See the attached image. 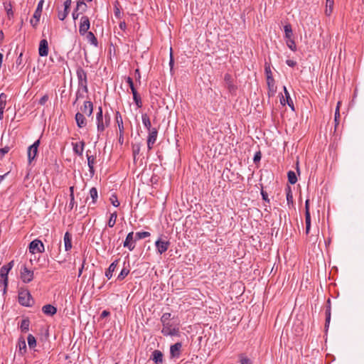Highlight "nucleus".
Here are the masks:
<instances>
[{
	"label": "nucleus",
	"instance_id": "nucleus-1",
	"mask_svg": "<svg viewBox=\"0 0 364 364\" xmlns=\"http://www.w3.org/2000/svg\"><path fill=\"white\" fill-rule=\"evenodd\" d=\"M110 116L108 113L103 115L102 109L101 107L98 108V112L96 114L97 127L99 132L105 131V128L109 127L110 124Z\"/></svg>",
	"mask_w": 364,
	"mask_h": 364
},
{
	"label": "nucleus",
	"instance_id": "nucleus-2",
	"mask_svg": "<svg viewBox=\"0 0 364 364\" xmlns=\"http://www.w3.org/2000/svg\"><path fill=\"white\" fill-rule=\"evenodd\" d=\"M77 79H78V89H81L82 92H87V73L80 67L77 69L76 71Z\"/></svg>",
	"mask_w": 364,
	"mask_h": 364
},
{
	"label": "nucleus",
	"instance_id": "nucleus-3",
	"mask_svg": "<svg viewBox=\"0 0 364 364\" xmlns=\"http://www.w3.org/2000/svg\"><path fill=\"white\" fill-rule=\"evenodd\" d=\"M18 302L25 306H31L33 304L32 296L27 289H21L18 291Z\"/></svg>",
	"mask_w": 364,
	"mask_h": 364
},
{
	"label": "nucleus",
	"instance_id": "nucleus-4",
	"mask_svg": "<svg viewBox=\"0 0 364 364\" xmlns=\"http://www.w3.org/2000/svg\"><path fill=\"white\" fill-rule=\"evenodd\" d=\"M90 28V21L88 16H82L79 23V33L85 36Z\"/></svg>",
	"mask_w": 364,
	"mask_h": 364
},
{
	"label": "nucleus",
	"instance_id": "nucleus-5",
	"mask_svg": "<svg viewBox=\"0 0 364 364\" xmlns=\"http://www.w3.org/2000/svg\"><path fill=\"white\" fill-rule=\"evenodd\" d=\"M43 0H41L37 6V8L33 14V18L31 19L30 23L32 25L33 27L36 28L38 25L40 18L41 16V13L43 10Z\"/></svg>",
	"mask_w": 364,
	"mask_h": 364
},
{
	"label": "nucleus",
	"instance_id": "nucleus-6",
	"mask_svg": "<svg viewBox=\"0 0 364 364\" xmlns=\"http://www.w3.org/2000/svg\"><path fill=\"white\" fill-rule=\"evenodd\" d=\"M33 272L28 269L25 265L21 267L20 277L23 283L31 282L33 279Z\"/></svg>",
	"mask_w": 364,
	"mask_h": 364
},
{
	"label": "nucleus",
	"instance_id": "nucleus-7",
	"mask_svg": "<svg viewBox=\"0 0 364 364\" xmlns=\"http://www.w3.org/2000/svg\"><path fill=\"white\" fill-rule=\"evenodd\" d=\"M161 333L164 336H178L179 329L173 326L171 323H168L163 325Z\"/></svg>",
	"mask_w": 364,
	"mask_h": 364
},
{
	"label": "nucleus",
	"instance_id": "nucleus-8",
	"mask_svg": "<svg viewBox=\"0 0 364 364\" xmlns=\"http://www.w3.org/2000/svg\"><path fill=\"white\" fill-rule=\"evenodd\" d=\"M39 144L40 140H37L28 147L27 154L29 164H31V162L35 159L38 153V148L39 146Z\"/></svg>",
	"mask_w": 364,
	"mask_h": 364
},
{
	"label": "nucleus",
	"instance_id": "nucleus-9",
	"mask_svg": "<svg viewBox=\"0 0 364 364\" xmlns=\"http://www.w3.org/2000/svg\"><path fill=\"white\" fill-rule=\"evenodd\" d=\"M29 251L32 254L36 252L42 253L44 252V245L41 240H34L29 245Z\"/></svg>",
	"mask_w": 364,
	"mask_h": 364
},
{
	"label": "nucleus",
	"instance_id": "nucleus-10",
	"mask_svg": "<svg viewBox=\"0 0 364 364\" xmlns=\"http://www.w3.org/2000/svg\"><path fill=\"white\" fill-rule=\"evenodd\" d=\"M155 246L158 252L161 255L167 251L170 246V242L168 240H162L161 237H160L156 241Z\"/></svg>",
	"mask_w": 364,
	"mask_h": 364
},
{
	"label": "nucleus",
	"instance_id": "nucleus-11",
	"mask_svg": "<svg viewBox=\"0 0 364 364\" xmlns=\"http://www.w3.org/2000/svg\"><path fill=\"white\" fill-rule=\"evenodd\" d=\"M158 131L156 128H152L149 131V136L147 139V146L150 150L152 149L154 144L156 141Z\"/></svg>",
	"mask_w": 364,
	"mask_h": 364
},
{
	"label": "nucleus",
	"instance_id": "nucleus-12",
	"mask_svg": "<svg viewBox=\"0 0 364 364\" xmlns=\"http://www.w3.org/2000/svg\"><path fill=\"white\" fill-rule=\"evenodd\" d=\"M136 241L134 240V234L133 232H131L128 233L127 235V237L125 239V241L124 242V247H127L130 251L133 250L135 247L134 242Z\"/></svg>",
	"mask_w": 364,
	"mask_h": 364
},
{
	"label": "nucleus",
	"instance_id": "nucleus-13",
	"mask_svg": "<svg viewBox=\"0 0 364 364\" xmlns=\"http://www.w3.org/2000/svg\"><path fill=\"white\" fill-rule=\"evenodd\" d=\"M63 4L64 10L59 11L58 14V17L60 21H63L68 16L71 5V0H65Z\"/></svg>",
	"mask_w": 364,
	"mask_h": 364
},
{
	"label": "nucleus",
	"instance_id": "nucleus-14",
	"mask_svg": "<svg viewBox=\"0 0 364 364\" xmlns=\"http://www.w3.org/2000/svg\"><path fill=\"white\" fill-rule=\"evenodd\" d=\"M182 344L180 342L176 343L170 348L171 358H178L181 355Z\"/></svg>",
	"mask_w": 364,
	"mask_h": 364
},
{
	"label": "nucleus",
	"instance_id": "nucleus-15",
	"mask_svg": "<svg viewBox=\"0 0 364 364\" xmlns=\"http://www.w3.org/2000/svg\"><path fill=\"white\" fill-rule=\"evenodd\" d=\"M38 53L41 57L47 56L48 54V43L46 39H42L39 43Z\"/></svg>",
	"mask_w": 364,
	"mask_h": 364
},
{
	"label": "nucleus",
	"instance_id": "nucleus-16",
	"mask_svg": "<svg viewBox=\"0 0 364 364\" xmlns=\"http://www.w3.org/2000/svg\"><path fill=\"white\" fill-rule=\"evenodd\" d=\"M9 271L6 267H1L0 269V282H2L4 285V293L6 292L8 286V274Z\"/></svg>",
	"mask_w": 364,
	"mask_h": 364
},
{
	"label": "nucleus",
	"instance_id": "nucleus-17",
	"mask_svg": "<svg viewBox=\"0 0 364 364\" xmlns=\"http://www.w3.org/2000/svg\"><path fill=\"white\" fill-rule=\"evenodd\" d=\"M75 120L79 128L85 127L87 124V120L82 113L77 112L75 114Z\"/></svg>",
	"mask_w": 364,
	"mask_h": 364
},
{
	"label": "nucleus",
	"instance_id": "nucleus-18",
	"mask_svg": "<svg viewBox=\"0 0 364 364\" xmlns=\"http://www.w3.org/2000/svg\"><path fill=\"white\" fill-rule=\"evenodd\" d=\"M85 144L83 141H81L80 143H72L74 153L78 156H82Z\"/></svg>",
	"mask_w": 364,
	"mask_h": 364
},
{
	"label": "nucleus",
	"instance_id": "nucleus-19",
	"mask_svg": "<svg viewBox=\"0 0 364 364\" xmlns=\"http://www.w3.org/2000/svg\"><path fill=\"white\" fill-rule=\"evenodd\" d=\"M284 94H285L286 99H284V97H282V98L280 100L281 104L283 105H285L286 103H287L289 107H291L292 109H294L293 102H292V100H291V99L290 97L289 93L287 91L286 87H284Z\"/></svg>",
	"mask_w": 364,
	"mask_h": 364
},
{
	"label": "nucleus",
	"instance_id": "nucleus-20",
	"mask_svg": "<svg viewBox=\"0 0 364 364\" xmlns=\"http://www.w3.org/2000/svg\"><path fill=\"white\" fill-rule=\"evenodd\" d=\"M81 111L87 116H90L93 111V105L90 101H86L84 103L82 107H81Z\"/></svg>",
	"mask_w": 364,
	"mask_h": 364
},
{
	"label": "nucleus",
	"instance_id": "nucleus-21",
	"mask_svg": "<svg viewBox=\"0 0 364 364\" xmlns=\"http://www.w3.org/2000/svg\"><path fill=\"white\" fill-rule=\"evenodd\" d=\"M151 359L156 364H161L163 363V353L159 350H155L152 353Z\"/></svg>",
	"mask_w": 364,
	"mask_h": 364
},
{
	"label": "nucleus",
	"instance_id": "nucleus-22",
	"mask_svg": "<svg viewBox=\"0 0 364 364\" xmlns=\"http://www.w3.org/2000/svg\"><path fill=\"white\" fill-rule=\"evenodd\" d=\"M42 311L48 316H53L57 312V309L51 304H46L43 306Z\"/></svg>",
	"mask_w": 364,
	"mask_h": 364
},
{
	"label": "nucleus",
	"instance_id": "nucleus-23",
	"mask_svg": "<svg viewBox=\"0 0 364 364\" xmlns=\"http://www.w3.org/2000/svg\"><path fill=\"white\" fill-rule=\"evenodd\" d=\"M89 151H87V165L91 175L93 176L95 173L94 164H95V158L94 156L89 155Z\"/></svg>",
	"mask_w": 364,
	"mask_h": 364
},
{
	"label": "nucleus",
	"instance_id": "nucleus-24",
	"mask_svg": "<svg viewBox=\"0 0 364 364\" xmlns=\"http://www.w3.org/2000/svg\"><path fill=\"white\" fill-rule=\"evenodd\" d=\"M64 244H65V250L66 251H68L72 248V236L68 232H66L65 233Z\"/></svg>",
	"mask_w": 364,
	"mask_h": 364
},
{
	"label": "nucleus",
	"instance_id": "nucleus-25",
	"mask_svg": "<svg viewBox=\"0 0 364 364\" xmlns=\"http://www.w3.org/2000/svg\"><path fill=\"white\" fill-rule=\"evenodd\" d=\"M118 262L119 260L116 259L109 265V268L107 269L105 275L109 279L112 277V273L114 272Z\"/></svg>",
	"mask_w": 364,
	"mask_h": 364
},
{
	"label": "nucleus",
	"instance_id": "nucleus-26",
	"mask_svg": "<svg viewBox=\"0 0 364 364\" xmlns=\"http://www.w3.org/2000/svg\"><path fill=\"white\" fill-rule=\"evenodd\" d=\"M224 79H225V81L226 82V84H227L229 91L231 92H235L236 90V87L232 83L231 76L229 74H226L225 75Z\"/></svg>",
	"mask_w": 364,
	"mask_h": 364
},
{
	"label": "nucleus",
	"instance_id": "nucleus-27",
	"mask_svg": "<svg viewBox=\"0 0 364 364\" xmlns=\"http://www.w3.org/2000/svg\"><path fill=\"white\" fill-rule=\"evenodd\" d=\"M86 36V38L87 40L92 45L97 46V40L96 38V37L95 36L94 33L91 31H87V33L85 35Z\"/></svg>",
	"mask_w": 364,
	"mask_h": 364
},
{
	"label": "nucleus",
	"instance_id": "nucleus-28",
	"mask_svg": "<svg viewBox=\"0 0 364 364\" xmlns=\"http://www.w3.org/2000/svg\"><path fill=\"white\" fill-rule=\"evenodd\" d=\"M77 11H79L81 14L86 11L87 9V4L82 1L80 0L77 2Z\"/></svg>",
	"mask_w": 364,
	"mask_h": 364
},
{
	"label": "nucleus",
	"instance_id": "nucleus-29",
	"mask_svg": "<svg viewBox=\"0 0 364 364\" xmlns=\"http://www.w3.org/2000/svg\"><path fill=\"white\" fill-rule=\"evenodd\" d=\"M142 118V122L144 125V127L149 131L150 129H152L151 124L149 117L146 114H144L141 116Z\"/></svg>",
	"mask_w": 364,
	"mask_h": 364
},
{
	"label": "nucleus",
	"instance_id": "nucleus-30",
	"mask_svg": "<svg viewBox=\"0 0 364 364\" xmlns=\"http://www.w3.org/2000/svg\"><path fill=\"white\" fill-rule=\"evenodd\" d=\"M116 121L118 124L119 130L120 133H123L124 126L122 116L119 112H116Z\"/></svg>",
	"mask_w": 364,
	"mask_h": 364
},
{
	"label": "nucleus",
	"instance_id": "nucleus-31",
	"mask_svg": "<svg viewBox=\"0 0 364 364\" xmlns=\"http://www.w3.org/2000/svg\"><path fill=\"white\" fill-rule=\"evenodd\" d=\"M288 181L291 184H295L297 181V177L294 171H289L287 173Z\"/></svg>",
	"mask_w": 364,
	"mask_h": 364
},
{
	"label": "nucleus",
	"instance_id": "nucleus-32",
	"mask_svg": "<svg viewBox=\"0 0 364 364\" xmlns=\"http://www.w3.org/2000/svg\"><path fill=\"white\" fill-rule=\"evenodd\" d=\"M30 321L28 318H24L21 321V331L22 332H27L29 330Z\"/></svg>",
	"mask_w": 364,
	"mask_h": 364
},
{
	"label": "nucleus",
	"instance_id": "nucleus-33",
	"mask_svg": "<svg viewBox=\"0 0 364 364\" xmlns=\"http://www.w3.org/2000/svg\"><path fill=\"white\" fill-rule=\"evenodd\" d=\"M328 304H330V299H328L327 301ZM331 321V306L328 305L327 306L326 311V323L325 327L327 328L329 326V323Z\"/></svg>",
	"mask_w": 364,
	"mask_h": 364
},
{
	"label": "nucleus",
	"instance_id": "nucleus-34",
	"mask_svg": "<svg viewBox=\"0 0 364 364\" xmlns=\"http://www.w3.org/2000/svg\"><path fill=\"white\" fill-rule=\"evenodd\" d=\"M150 235H151L150 232H145V231L136 232V234L134 235V240L136 241L139 240H141V239L148 237L150 236Z\"/></svg>",
	"mask_w": 364,
	"mask_h": 364
},
{
	"label": "nucleus",
	"instance_id": "nucleus-35",
	"mask_svg": "<svg viewBox=\"0 0 364 364\" xmlns=\"http://www.w3.org/2000/svg\"><path fill=\"white\" fill-rule=\"evenodd\" d=\"M305 223H306V234L308 235L311 229V215L310 213L305 214Z\"/></svg>",
	"mask_w": 364,
	"mask_h": 364
},
{
	"label": "nucleus",
	"instance_id": "nucleus-36",
	"mask_svg": "<svg viewBox=\"0 0 364 364\" xmlns=\"http://www.w3.org/2000/svg\"><path fill=\"white\" fill-rule=\"evenodd\" d=\"M18 346L21 353H24L26 350V344L23 338H19Z\"/></svg>",
	"mask_w": 364,
	"mask_h": 364
},
{
	"label": "nucleus",
	"instance_id": "nucleus-37",
	"mask_svg": "<svg viewBox=\"0 0 364 364\" xmlns=\"http://www.w3.org/2000/svg\"><path fill=\"white\" fill-rule=\"evenodd\" d=\"M286 193H287V200L288 205H293V195L291 190V188L289 186L287 187L286 189Z\"/></svg>",
	"mask_w": 364,
	"mask_h": 364
},
{
	"label": "nucleus",
	"instance_id": "nucleus-38",
	"mask_svg": "<svg viewBox=\"0 0 364 364\" xmlns=\"http://www.w3.org/2000/svg\"><path fill=\"white\" fill-rule=\"evenodd\" d=\"M117 217V213L116 211H114V213H112L111 214L110 218L108 220V223H107L109 227L112 228L115 225Z\"/></svg>",
	"mask_w": 364,
	"mask_h": 364
},
{
	"label": "nucleus",
	"instance_id": "nucleus-39",
	"mask_svg": "<svg viewBox=\"0 0 364 364\" xmlns=\"http://www.w3.org/2000/svg\"><path fill=\"white\" fill-rule=\"evenodd\" d=\"M29 348H33L36 346V340L32 334H29L27 338Z\"/></svg>",
	"mask_w": 364,
	"mask_h": 364
},
{
	"label": "nucleus",
	"instance_id": "nucleus-40",
	"mask_svg": "<svg viewBox=\"0 0 364 364\" xmlns=\"http://www.w3.org/2000/svg\"><path fill=\"white\" fill-rule=\"evenodd\" d=\"M285 37L287 39L292 38V29L290 24L284 26Z\"/></svg>",
	"mask_w": 364,
	"mask_h": 364
},
{
	"label": "nucleus",
	"instance_id": "nucleus-41",
	"mask_svg": "<svg viewBox=\"0 0 364 364\" xmlns=\"http://www.w3.org/2000/svg\"><path fill=\"white\" fill-rule=\"evenodd\" d=\"M171 316V315L170 313H164L161 317V321L162 323V325L170 323Z\"/></svg>",
	"mask_w": 364,
	"mask_h": 364
},
{
	"label": "nucleus",
	"instance_id": "nucleus-42",
	"mask_svg": "<svg viewBox=\"0 0 364 364\" xmlns=\"http://www.w3.org/2000/svg\"><path fill=\"white\" fill-rule=\"evenodd\" d=\"M90 195L91 198L92 199V203H95L97 201V190L96 188L93 187L90 190Z\"/></svg>",
	"mask_w": 364,
	"mask_h": 364
},
{
	"label": "nucleus",
	"instance_id": "nucleus-43",
	"mask_svg": "<svg viewBox=\"0 0 364 364\" xmlns=\"http://www.w3.org/2000/svg\"><path fill=\"white\" fill-rule=\"evenodd\" d=\"M133 99H134V102L136 103V106L140 108L142 107V102H141V97L139 96V95L137 93H134L133 95Z\"/></svg>",
	"mask_w": 364,
	"mask_h": 364
},
{
	"label": "nucleus",
	"instance_id": "nucleus-44",
	"mask_svg": "<svg viewBox=\"0 0 364 364\" xmlns=\"http://www.w3.org/2000/svg\"><path fill=\"white\" fill-rule=\"evenodd\" d=\"M7 96L4 93L0 95V109H4L6 104Z\"/></svg>",
	"mask_w": 364,
	"mask_h": 364
},
{
	"label": "nucleus",
	"instance_id": "nucleus-45",
	"mask_svg": "<svg viewBox=\"0 0 364 364\" xmlns=\"http://www.w3.org/2000/svg\"><path fill=\"white\" fill-rule=\"evenodd\" d=\"M287 46L293 51L296 50V46L294 41L292 38L287 39Z\"/></svg>",
	"mask_w": 364,
	"mask_h": 364
},
{
	"label": "nucleus",
	"instance_id": "nucleus-46",
	"mask_svg": "<svg viewBox=\"0 0 364 364\" xmlns=\"http://www.w3.org/2000/svg\"><path fill=\"white\" fill-rule=\"evenodd\" d=\"M129 273V269L127 268H123L120 272V274L118 275V279L119 280H123Z\"/></svg>",
	"mask_w": 364,
	"mask_h": 364
},
{
	"label": "nucleus",
	"instance_id": "nucleus-47",
	"mask_svg": "<svg viewBox=\"0 0 364 364\" xmlns=\"http://www.w3.org/2000/svg\"><path fill=\"white\" fill-rule=\"evenodd\" d=\"M109 200L114 207H118L120 204L115 194L111 196Z\"/></svg>",
	"mask_w": 364,
	"mask_h": 364
},
{
	"label": "nucleus",
	"instance_id": "nucleus-48",
	"mask_svg": "<svg viewBox=\"0 0 364 364\" xmlns=\"http://www.w3.org/2000/svg\"><path fill=\"white\" fill-rule=\"evenodd\" d=\"M264 71H265L266 77H268L269 76V77L272 76V73L271 70L270 65L267 63H266L264 65Z\"/></svg>",
	"mask_w": 364,
	"mask_h": 364
},
{
	"label": "nucleus",
	"instance_id": "nucleus-49",
	"mask_svg": "<svg viewBox=\"0 0 364 364\" xmlns=\"http://www.w3.org/2000/svg\"><path fill=\"white\" fill-rule=\"evenodd\" d=\"M339 119H340V112H338V109H336L335 116H334L335 129H336L337 126L339 124Z\"/></svg>",
	"mask_w": 364,
	"mask_h": 364
},
{
	"label": "nucleus",
	"instance_id": "nucleus-50",
	"mask_svg": "<svg viewBox=\"0 0 364 364\" xmlns=\"http://www.w3.org/2000/svg\"><path fill=\"white\" fill-rule=\"evenodd\" d=\"M267 83L270 90L274 87V80L272 76V77L269 76L268 77H267Z\"/></svg>",
	"mask_w": 364,
	"mask_h": 364
},
{
	"label": "nucleus",
	"instance_id": "nucleus-51",
	"mask_svg": "<svg viewBox=\"0 0 364 364\" xmlns=\"http://www.w3.org/2000/svg\"><path fill=\"white\" fill-rule=\"evenodd\" d=\"M22 58H23V53H21L16 60V68H18L20 65H22V63H23Z\"/></svg>",
	"mask_w": 364,
	"mask_h": 364
},
{
	"label": "nucleus",
	"instance_id": "nucleus-52",
	"mask_svg": "<svg viewBox=\"0 0 364 364\" xmlns=\"http://www.w3.org/2000/svg\"><path fill=\"white\" fill-rule=\"evenodd\" d=\"M240 363L241 364H252V361L250 358L247 357H240Z\"/></svg>",
	"mask_w": 364,
	"mask_h": 364
},
{
	"label": "nucleus",
	"instance_id": "nucleus-53",
	"mask_svg": "<svg viewBox=\"0 0 364 364\" xmlns=\"http://www.w3.org/2000/svg\"><path fill=\"white\" fill-rule=\"evenodd\" d=\"M10 150L9 146H5L4 148L0 149V154H1V157L4 156L6 154H7Z\"/></svg>",
	"mask_w": 364,
	"mask_h": 364
},
{
	"label": "nucleus",
	"instance_id": "nucleus-54",
	"mask_svg": "<svg viewBox=\"0 0 364 364\" xmlns=\"http://www.w3.org/2000/svg\"><path fill=\"white\" fill-rule=\"evenodd\" d=\"M48 100V96L47 95H43L39 100V104L43 105Z\"/></svg>",
	"mask_w": 364,
	"mask_h": 364
},
{
	"label": "nucleus",
	"instance_id": "nucleus-55",
	"mask_svg": "<svg viewBox=\"0 0 364 364\" xmlns=\"http://www.w3.org/2000/svg\"><path fill=\"white\" fill-rule=\"evenodd\" d=\"M81 14L80 13L79 11H77V8L75 9V11H73V18L74 20H76L78 18V17L80 16Z\"/></svg>",
	"mask_w": 364,
	"mask_h": 364
},
{
	"label": "nucleus",
	"instance_id": "nucleus-56",
	"mask_svg": "<svg viewBox=\"0 0 364 364\" xmlns=\"http://www.w3.org/2000/svg\"><path fill=\"white\" fill-rule=\"evenodd\" d=\"M14 266V261H11L7 264L4 265L3 267H6V269L9 272Z\"/></svg>",
	"mask_w": 364,
	"mask_h": 364
},
{
	"label": "nucleus",
	"instance_id": "nucleus-57",
	"mask_svg": "<svg viewBox=\"0 0 364 364\" xmlns=\"http://www.w3.org/2000/svg\"><path fill=\"white\" fill-rule=\"evenodd\" d=\"M14 266V261H11L7 264L4 265L3 267H6V269L9 272Z\"/></svg>",
	"mask_w": 364,
	"mask_h": 364
},
{
	"label": "nucleus",
	"instance_id": "nucleus-58",
	"mask_svg": "<svg viewBox=\"0 0 364 364\" xmlns=\"http://www.w3.org/2000/svg\"><path fill=\"white\" fill-rule=\"evenodd\" d=\"M333 0H330V1H326V7L330 8V13L333 11Z\"/></svg>",
	"mask_w": 364,
	"mask_h": 364
},
{
	"label": "nucleus",
	"instance_id": "nucleus-59",
	"mask_svg": "<svg viewBox=\"0 0 364 364\" xmlns=\"http://www.w3.org/2000/svg\"><path fill=\"white\" fill-rule=\"evenodd\" d=\"M261 194H262V199L264 200L269 202V199L268 198V195H267V193L265 191H262Z\"/></svg>",
	"mask_w": 364,
	"mask_h": 364
},
{
	"label": "nucleus",
	"instance_id": "nucleus-60",
	"mask_svg": "<svg viewBox=\"0 0 364 364\" xmlns=\"http://www.w3.org/2000/svg\"><path fill=\"white\" fill-rule=\"evenodd\" d=\"M307 213H310V210H309V200L307 199L305 202V214H306Z\"/></svg>",
	"mask_w": 364,
	"mask_h": 364
},
{
	"label": "nucleus",
	"instance_id": "nucleus-61",
	"mask_svg": "<svg viewBox=\"0 0 364 364\" xmlns=\"http://www.w3.org/2000/svg\"><path fill=\"white\" fill-rule=\"evenodd\" d=\"M286 63L290 67H294L296 65V63L293 60H287Z\"/></svg>",
	"mask_w": 364,
	"mask_h": 364
},
{
	"label": "nucleus",
	"instance_id": "nucleus-62",
	"mask_svg": "<svg viewBox=\"0 0 364 364\" xmlns=\"http://www.w3.org/2000/svg\"><path fill=\"white\" fill-rule=\"evenodd\" d=\"M260 159H261V154H260V152L256 153V154L254 156V161L255 162L259 161L260 160Z\"/></svg>",
	"mask_w": 364,
	"mask_h": 364
},
{
	"label": "nucleus",
	"instance_id": "nucleus-63",
	"mask_svg": "<svg viewBox=\"0 0 364 364\" xmlns=\"http://www.w3.org/2000/svg\"><path fill=\"white\" fill-rule=\"evenodd\" d=\"M109 315V311L105 310L101 314V318H105Z\"/></svg>",
	"mask_w": 364,
	"mask_h": 364
},
{
	"label": "nucleus",
	"instance_id": "nucleus-64",
	"mask_svg": "<svg viewBox=\"0 0 364 364\" xmlns=\"http://www.w3.org/2000/svg\"><path fill=\"white\" fill-rule=\"evenodd\" d=\"M127 82L128 83V85H129V87L132 86V85H134V82H133V80L130 77H128L127 78Z\"/></svg>",
	"mask_w": 364,
	"mask_h": 364
}]
</instances>
